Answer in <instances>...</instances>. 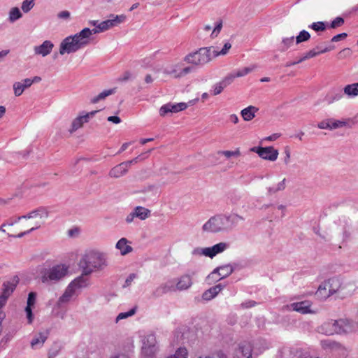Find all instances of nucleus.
<instances>
[{
    "label": "nucleus",
    "instance_id": "7c9ffc66",
    "mask_svg": "<svg viewBox=\"0 0 358 358\" xmlns=\"http://www.w3.org/2000/svg\"><path fill=\"white\" fill-rule=\"evenodd\" d=\"M253 69V68H248V67H245L241 70H239L237 71V73L234 75H229V76L231 77V79L230 80L232 81L234 78H235L236 77H241V76H243L246 74H248L249 72H250Z\"/></svg>",
    "mask_w": 358,
    "mask_h": 358
},
{
    "label": "nucleus",
    "instance_id": "423d86ee",
    "mask_svg": "<svg viewBox=\"0 0 358 358\" xmlns=\"http://www.w3.org/2000/svg\"><path fill=\"white\" fill-rule=\"evenodd\" d=\"M340 287L338 280L331 278L320 285L316 294L322 298H327L335 293Z\"/></svg>",
    "mask_w": 358,
    "mask_h": 358
},
{
    "label": "nucleus",
    "instance_id": "de8ad7c7",
    "mask_svg": "<svg viewBox=\"0 0 358 358\" xmlns=\"http://www.w3.org/2000/svg\"><path fill=\"white\" fill-rule=\"evenodd\" d=\"M31 308L32 307L27 306L26 308H25V311H26V313H27V317L28 319V322L29 323H31L32 322V320H33V315H32Z\"/></svg>",
    "mask_w": 358,
    "mask_h": 358
},
{
    "label": "nucleus",
    "instance_id": "bf43d9fd",
    "mask_svg": "<svg viewBox=\"0 0 358 358\" xmlns=\"http://www.w3.org/2000/svg\"><path fill=\"white\" fill-rule=\"evenodd\" d=\"M33 83V81H31V80L30 79H25L24 80V87H29L31 84Z\"/></svg>",
    "mask_w": 358,
    "mask_h": 358
},
{
    "label": "nucleus",
    "instance_id": "c85d7f7f",
    "mask_svg": "<svg viewBox=\"0 0 358 358\" xmlns=\"http://www.w3.org/2000/svg\"><path fill=\"white\" fill-rule=\"evenodd\" d=\"M135 215L141 220H144L150 215V210L143 207H137L135 210Z\"/></svg>",
    "mask_w": 358,
    "mask_h": 358
},
{
    "label": "nucleus",
    "instance_id": "0eeeda50",
    "mask_svg": "<svg viewBox=\"0 0 358 358\" xmlns=\"http://www.w3.org/2000/svg\"><path fill=\"white\" fill-rule=\"evenodd\" d=\"M19 282V278L17 276H13L9 280H7L3 283L2 292L0 295V310L5 305L6 300L9 296L13 293L17 285Z\"/></svg>",
    "mask_w": 358,
    "mask_h": 358
},
{
    "label": "nucleus",
    "instance_id": "e433bc0d",
    "mask_svg": "<svg viewBox=\"0 0 358 358\" xmlns=\"http://www.w3.org/2000/svg\"><path fill=\"white\" fill-rule=\"evenodd\" d=\"M13 88L15 94L16 96H20V94H22L25 87H24V85L21 83H16L14 84Z\"/></svg>",
    "mask_w": 358,
    "mask_h": 358
},
{
    "label": "nucleus",
    "instance_id": "f704fd0d",
    "mask_svg": "<svg viewBox=\"0 0 358 358\" xmlns=\"http://www.w3.org/2000/svg\"><path fill=\"white\" fill-rule=\"evenodd\" d=\"M219 154H221L224 156H225L227 158H230L231 157H238L240 156L241 153L238 149H236L234 151H221L219 152Z\"/></svg>",
    "mask_w": 358,
    "mask_h": 358
},
{
    "label": "nucleus",
    "instance_id": "774afa93",
    "mask_svg": "<svg viewBox=\"0 0 358 358\" xmlns=\"http://www.w3.org/2000/svg\"><path fill=\"white\" fill-rule=\"evenodd\" d=\"M115 358H128V357L124 355H121L116 356Z\"/></svg>",
    "mask_w": 358,
    "mask_h": 358
},
{
    "label": "nucleus",
    "instance_id": "473e14b6",
    "mask_svg": "<svg viewBox=\"0 0 358 358\" xmlns=\"http://www.w3.org/2000/svg\"><path fill=\"white\" fill-rule=\"evenodd\" d=\"M310 36L308 32L302 31L299 35L296 37V43H300L303 41H306L310 38Z\"/></svg>",
    "mask_w": 358,
    "mask_h": 358
},
{
    "label": "nucleus",
    "instance_id": "58836bf2",
    "mask_svg": "<svg viewBox=\"0 0 358 358\" xmlns=\"http://www.w3.org/2000/svg\"><path fill=\"white\" fill-rule=\"evenodd\" d=\"M311 28L315 31H324L326 29L324 23L322 22H314Z\"/></svg>",
    "mask_w": 358,
    "mask_h": 358
},
{
    "label": "nucleus",
    "instance_id": "6e6552de",
    "mask_svg": "<svg viewBox=\"0 0 358 358\" xmlns=\"http://www.w3.org/2000/svg\"><path fill=\"white\" fill-rule=\"evenodd\" d=\"M252 348L250 343L243 342L238 344L237 348L233 350V352L227 355L225 354L226 358H251Z\"/></svg>",
    "mask_w": 358,
    "mask_h": 358
},
{
    "label": "nucleus",
    "instance_id": "5701e85b",
    "mask_svg": "<svg viewBox=\"0 0 358 358\" xmlns=\"http://www.w3.org/2000/svg\"><path fill=\"white\" fill-rule=\"evenodd\" d=\"M95 113H96V111L92 112L85 116H82V117H79L76 118L73 122L71 131H75V130L78 129V128L81 127L83 126V123L87 121V119H88L90 115H93Z\"/></svg>",
    "mask_w": 358,
    "mask_h": 358
},
{
    "label": "nucleus",
    "instance_id": "b1692460",
    "mask_svg": "<svg viewBox=\"0 0 358 358\" xmlns=\"http://www.w3.org/2000/svg\"><path fill=\"white\" fill-rule=\"evenodd\" d=\"M230 79L231 77L227 76L222 82L216 85L213 90V94L217 95L221 93L223 89L231 82Z\"/></svg>",
    "mask_w": 358,
    "mask_h": 358
},
{
    "label": "nucleus",
    "instance_id": "cd10ccee",
    "mask_svg": "<svg viewBox=\"0 0 358 358\" xmlns=\"http://www.w3.org/2000/svg\"><path fill=\"white\" fill-rule=\"evenodd\" d=\"M47 336L42 333L36 335L31 341V345L34 348L38 345H43L45 341Z\"/></svg>",
    "mask_w": 358,
    "mask_h": 358
},
{
    "label": "nucleus",
    "instance_id": "412c9836",
    "mask_svg": "<svg viewBox=\"0 0 358 358\" xmlns=\"http://www.w3.org/2000/svg\"><path fill=\"white\" fill-rule=\"evenodd\" d=\"M52 47L53 44L51 42L46 41L41 45L36 47L35 50L37 54L45 56L50 52Z\"/></svg>",
    "mask_w": 358,
    "mask_h": 358
},
{
    "label": "nucleus",
    "instance_id": "ddd939ff",
    "mask_svg": "<svg viewBox=\"0 0 358 358\" xmlns=\"http://www.w3.org/2000/svg\"><path fill=\"white\" fill-rule=\"evenodd\" d=\"M83 277H80L76 280H74L67 287L64 294L61 297L62 301H68L70 297L73 296L75 292L76 288L80 287L83 285Z\"/></svg>",
    "mask_w": 358,
    "mask_h": 358
},
{
    "label": "nucleus",
    "instance_id": "e2e57ef3",
    "mask_svg": "<svg viewBox=\"0 0 358 358\" xmlns=\"http://www.w3.org/2000/svg\"><path fill=\"white\" fill-rule=\"evenodd\" d=\"M6 112V108L3 106H0V117H1Z\"/></svg>",
    "mask_w": 358,
    "mask_h": 358
},
{
    "label": "nucleus",
    "instance_id": "393cba45",
    "mask_svg": "<svg viewBox=\"0 0 358 358\" xmlns=\"http://www.w3.org/2000/svg\"><path fill=\"white\" fill-rule=\"evenodd\" d=\"M330 129H334L339 127H343L345 126H349L350 123L352 122L350 120H336L334 119H330Z\"/></svg>",
    "mask_w": 358,
    "mask_h": 358
},
{
    "label": "nucleus",
    "instance_id": "72a5a7b5",
    "mask_svg": "<svg viewBox=\"0 0 358 358\" xmlns=\"http://www.w3.org/2000/svg\"><path fill=\"white\" fill-rule=\"evenodd\" d=\"M329 50H331V48H326L325 49H324L320 52H315V50H310L308 52H307V54L306 55V56L303 57V59L314 57L320 53H324Z\"/></svg>",
    "mask_w": 358,
    "mask_h": 358
},
{
    "label": "nucleus",
    "instance_id": "4d7b16f0",
    "mask_svg": "<svg viewBox=\"0 0 358 358\" xmlns=\"http://www.w3.org/2000/svg\"><path fill=\"white\" fill-rule=\"evenodd\" d=\"M79 234V229L78 228H74L69 231V234L70 236H76Z\"/></svg>",
    "mask_w": 358,
    "mask_h": 358
},
{
    "label": "nucleus",
    "instance_id": "3c124183",
    "mask_svg": "<svg viewBox=\"0 0 358 358\" xmlns=\"http://www.w3.org/2000/svg\"><path fill=\"white\" fill-rule=\"evenodd\" d=\"M210 289L211 291V294L215 297L221 291L222 289L220 285H217L210 288Z\"/></svg>",
    "mask_w": 358,
    "mask_h": 358
},
{
    "label": "nucleus",
    "instance_id": "4468645a",
    "mask_svg": "<svg viewBox=\"0 0 358 358\" xmlns=\"http://www.w3.org/2000/svg\"><path fill=\"white\" fill-rule=\"evenodd\" d=\"M228 247V245L225 243H220L218 244L215 245L211 248H206L203 250V254L210 258H213L216 255L224 251Z\"/></svg>",
    "mask_w": 358,
    "mask_h": 358
},
{
    "label": "nucleus",
    "instance_id": "a211bd4d",
    "mask_svg": "<svg viewBox=\"0 0 358 358\" xmlns=\"http://www.w3.org/2000/svg\"><path fill=\"white\" fill-rule=\"evenodd\" d=\"M128 241L122 238H121L116 245V248L120 250L121 255H125L132 251V248L129 245Z\"/></svg>",
    "mask_w": 358,
    "mask_h": 358
},
{
    "label": "nucleus",
    "instance_id": "1a4fd4ad",
    "mask_svg": "<svg viewBox=\"0 0 358 358\" xmlns=\"http://www.w3.org/2000/svg\"><path fill=\"white\" fill-rule=\"evenodd\" d=\"M143 352L148 357L153 356L157 351V341L154 335H148L143 340Z\"/></svg>",
    "mask_w": 358,
    "mask_h": 358
},
{
    "label": "nucleus",
    "instance_id": "603ef678",
    "mask_svg": "<svg viewBox=\"0 0 358 358\" xmlns=\"http://www.w3.org/2000/svg\"><path fill=\"white\" fill-rule=\"evenodd\" d=\"M210 289H209L206 292H205L203 294V299L205 300H210L213 299L214 296L211 294Z\"/></svg>",
    "mask_w": 358,
    "mask_h": 358
},
{
    "label": "nucleus",
    "instance_id": "4be33fe9",
    "mask_svg": "<svg viewBox=\"0 0 358 358\" xmlns=\"http://www.w3.org/2000/svg\"><path fill=\"white\" fill-rule=\"evenodd\" d=\"M293 310L301 312L302 313H307L310 312V303L308 301H302L299 303H294L292 304Z\"/></svg>",
    "mask_w": 358,
    "mask_h": 358
},
{
    "label": "nucleus",
    "instance_id": "6ab92c4d",
    "mask_svg": "<svg viewBox=\"0 0 358 358\" xmlns=\"http://www.w3.org/2000/svg\"><path fill=\"white\" fill-rule=\"evenodd\" d=\"M192 285V278L189 275H183L179 279L176 287L179 290L186 289Z\"/></svg>",
    "mask_w": 358,
    "mask_h": 358
},
{
    "label": "nucleus",
    "instance_id": "0e129e2a",
    "mask_svg": "<svg viewBox=\"0 0 358 358\" xmlns=\"http://www.w3.org/2000/svg\"><path fill=\"white\" fill-rule=\"evenodd\" d=\"M8 52L6 50H3V51L0 52V58L6 56L8 54Z\"/></svg>",
    "mask_w": 358,
    "mask_h": 358
},
{
    "label": "nucleus",
    "instance_id": "f3484780",
    "mask_svg": "<svg viewBox=\"0 0 358 358\" xmlns=\"http://www.w3.org/2000/svg\"><path fill=\"white\" fill-rule=\"evenodd\" d=\"M129 166L128 163H122L113 168L110 171L111 177L117 178L122 176L127 171Z\"/></svg>",
    "mask_w": 358,
    "mask_h": 358
},
{
    "label": "nucleus",
    "instance_id": "864d4df0",
    "mask_svg": "<svg viewBox=\"0 0 358 358\" xmlns=\"http://www.w3.org/2000/svg\"><path fill=\"white\" fill-rule=\"evenodd\" d=\"M70 16V13L67 10H63L58 14V17L60 18L68 19Z\"/></svg>",
    "mask_w": 358,
    "mask_h": 358
},
{
    "label": "nucleus",
    "instance_id": "f03ea898",
    "mask_svg": "<svg viewBox=\"0 0 358 358\" xmlns=\"http://www.w3.org/2000/svg\"><path fill=\"white\" fill-rule=\"evenodd\" d=\"M97 31L96 29L90 30L85 28L78 34L66 38L61 43L60 54L73 52L85 46L90 42V36L92 34H96Z\"/></svg>",
    "mask_w": 358,
    "mask_h": 358
},
{
    "label": "nucleus",
    "instance_id": "052dcab7",
    "mask_svg": "<svg viewBox=\"0 0 358 358\" xmlns=\"http://www.w3.org/2000/svg\"><path fill=\"white\" fill-rule=\"evenodd\" d=\"M230 120L234 122V123H237L238 122V117L235 115H232L230 116Z\"/></svg>",
    "mask_w": 358,
    "mask_h": 358
},
{
    "label": "nucleus",
    "instance_id": "20e7f679",
    "mask_svg": "<svg viewBox=\"0 0 358 358\" xmlns=\"http://www.w3.org/2000/svg\"><path fill=\"white\" fill-rule=\"evenodd\" d=\"M68 272V266L64 264L56 265L48 270L42 272L41 280L43 282L48 281H57L64 278Z\"/></svg>",
    "mask_w": 358,
    "mask_h": 358
},
{
    "label": "nucleus",
    "instance_id": "338daca9",
    "mask_svg": "<svg viewBox=\"0 0 358 358\" xmlns=\"http://www.w3.org/2000/svg\"><path fill=\"white\" fill-rule=\"evenodd\" d=\"M40 80H41V78L36 76L31 81H33V83H34V82H38Z\"/></svg>",
    "mask_w": 358,
    "mask_h": 358
},
{
    "label": "nucleus",
    "instance_id": "a18cd8bd",
    "mask_svg": "<svg viewBox=\"0 0 358 358\" xmlns=\"http://www.w3.org/2000/svg\"><path fill=\"white\" fill-rule=\"evenodd\" d=\"M199 358H226L225 354L222 352H217L210 356L199 357Z\"/></svg>",
    "mask_w": 358,
    "mask_h": 358
},
{
    "label": "nucleus",
    "instance_id": "37998d69",
    "mask_svg": "<svg viewBox=\"0 0 358 358\" xmlns=\"http://www.w3.org/2000/svg\"><path fill=\"white\" fill-rule=\"evenodd\" d=\"M231 47V45L229 43H226L221 51H215V55H225Z\"/></svg>",
    "mask_w": 358,
    "mask_h": 358
},
{
    "label": "nucleus",
    "instance_id": "c03bdc74",
    "mask_svg": "<svg viewBox=\"0 0 358 358\" xmlns=\"http://www.w3.org/2000/svg\"><path fill=\"white\" fill-rule=\"evenodd\" d=\"M222 27V22L220 20L214 28L211 35L213 37H216L220 33L221 29Z\"/></svg>",
    "mask_w": 358,
    "mask_h": 358
},
{
    "label": "nucleus",
    "instance_id": "9b49d317",
    "mask_svg": "<svg viewBox=\"0 0 358 358\" xmlns=\"http://www.w3.org/2000/svg\"><path fill=\"white\" fill-rule=\"evenodd\" d=\"M252 151L257 152V153L263 159H269L274 161L277 159L278 152L272 147L267 148H254L252 149Z\"/></svg>",
    "mask_w": 358,
    "mask_h": 358
},
{
    "label": "nucleus",
    "instance_id": "09e8293b",
    "mask_svg": "<svg viewBox=\"0 0 358 358\" xmlns=\"http://www.w3.org/2000/svg\"><path fill=\"white\" fill-rule=\"evenodd\" d=\"M347 37V34L345 33H343V34H338L336 36H334L332 38H331V41L332 42H337V41H339L342 39H344Z\"/></svg>",
    "mask_w": 358,
    "mask_h": 358
},
{
    "label": "nucleus",
    "instance_id": "13d9d810",
    "mask_svg": "<svg viewBox=\"0 0 358 358\" xmlns=\"http://www.w3.org/2000/svg\"><path fill=\"white\" fill-rule=\"evenodd\" d=\"M131 76V73L129 71H127L124 73L122 78H120L119 80L121 81L127 80Z\"/></svg>",
    "mask_w": 358,
    "mask_h": 358
},
{
    "label": "nucleus",
    "instance_id": "9d476101",
    "mask_svg": "<svg viewBox=\"0 0 358 358\" xmlns=\"http://www.w3.org/2000/svg\"><path fill=\"white\" fill-rule=\"evenodd\" d=\"M332 327H334V329L333 331L326 330V334H332L334 332L336 334H341L349 332L351 331V323L348 320H339L335 321L332 324Z\"/></svg>",
    "mask_w": 358,
    "mask_h": 358
},
{
    "label": "nucleus",
    "instance_id": "aec40b11",
    "mask_svg": "<svg viewBox=\"0 0 358 358\" xmlns=\"http://www.w3.org/2000/svg\"><path fill=\"white\" fill-rule=\"evenodd\" d=\"M191 71L190 67H183L182 64H178L176 65V68L170 72L174 77L179 78L188 73Z\"/></svg>",
    "mask_w": 358,
    "mask_h": 358
},
{
    "label": "nucleus",
    "instance_id": "dca6fc26",
    "mask_svg": "<svg viewBox=\"0 0 358 358\" xmlns=\"http://www.w3.org/2000/svg\"><path fill=\"white\" fill-rule=\"evenodd\" d=\"M203 230L215 232L221 229V220L219 218H210L203 227Z\"/></svg>",
    "mask_w": 358,
    "mask_h": 358
},
{
    "label": "nucleus",
    "instance_id": "49530a36",
    "mask_svg": "<svg viewBox=\"0 0 358 358\" xmlns=\"http://www.w3.org/2000/svg\"><path fill=\"white\" fill-rule=\"evenodd\" d=\"M330 119L323 120L318 124V127L320 129H330Z\"/></svg>",
    "mask_w": 358,
    "mask_h": 358
},
{
    "label": "nucleus",
    "instance_id": "2f4dec72",
    "mask_svg": "<svg viewBox=\"0 0 358 358\" xmlns=\"http://www.w3.org/2000/svg\"><path fill=\"white\" fill-rule=\"evenodd\" d=\"M113 93V90H109L105 92H101L97 96L93 98L92 99V103H97L99 100L105 99L106 96Z\"/></svg>",
    "mask_w": 358,
    "mask_h": 358
},
{
    "label": "nucleus",
    "instance_id": "7ed1b4c3",
    "mask_svg": "<svg viewBox=\"0 0 358 358\" xmlns=\"http://www.w3.org/2000/svg\"><path fill=\"white\" fill-rule=\"evenodd\" d=\"M103 263L104 259L101 254L92 252L80 261V266L83 268V273L88 275L94 269L100 268Z\"/></svg>",
    "mask_w": 358,
    "mask_h": 358
},
{
    "label": "nucleus",
    "instance_id": "6e6d98bb",
    "mask_svg": "<svg viewBox=\"0 0 358 358\" xmlns=\"http://www.w3.org/2000/svg\"><path fill=\"white\" fill-rule=\"evenodd\" d=\"M108 120L110 122L116 123V124L120 122V118L117 116H110V117H108Z\"/></svg>",
    "mask_w": 358,
    "mask_h": 358
},
{
    "label": "nucleus",
    "instance_id": "39448f33",
    "mask_svg": "<svg viewBox=\"0 0 358 358\" xmlns=\"http://www.w3.org/2000/svg\"><path fill=\"white\" fill-rule=\"evenodd\" d=\"M185 60L194 66L203 65L210 60V49L201 48L197 52L187 55Z\"/></svg>",
    "mask_w": 358,
    "mask_h": 358
},
{
    "label": "nucleus",
    "instance_id": "f8f14e48",
    "mask_svg": "<svg viewBox=\"0 0 358 358\" xmlns=\"http://www.w3.org/2000/svg\"><path fill=\"white\" fill-rule=\"evenodd\" d=\"M187 105L185 103H178L176 104L167 103L160 108L159 113L161 116H164L168 113H178L187 108Z\"/></svg>",
    "mask_w": 358,
    "mask_h": 358
},
{
    "label": "nucleus",
    "instance_id": "f257e3e1",
    "mask_svg": "<svg viewBox=\"0 0 358 358\" xmlns=\"http://www.w3.org/2000/svg\"><path fill=\"white\" fill-rule=\"evenodd\" d=\"M41 216L36 212L31 213L28 217H20L11 224L2 226L3 231L10 236L20 237L26 233L37 229L40 226Z\"/></svg>",
    "mask_w": 358,
    "mask_h": 358
},
{
    "label": "nucleus",
    "instance_id": "a878e982",
    "mask_svg": "<svg viewBox=\"0 0 358 358\" xmlns=\"http://www.w3.org/2000/svg\"><path fill=\"white\" fill-rule=\"evenodd\" d=\"M257 109L253 106H250L242 110V116L245 120H251L255 117V113Z\"/></svg>",
    "mask_w": 358,
    "mask_h": 358
},
{
    "label": "nucleus",
    "instance_id": "2eb2a0df",
    "mask_svg": "<svg viewBox=\"0 0 358 358\" xmlns=\"http://www.w3.org/2000/svg\"><path fill=\"white\" fill-rule=\"evenodd\" d=\"M124 19H125L124 15H119V16L117 15L114 19L102 22L101 23H100L98 25V27H97L98 29H96L98 31L96 33H98L99 31H106V30L108 29L109 28H110L120 22H122L124 20Z\"/></svg>",
    "mask_w": 358,
    "mask_h": 358
},
{
    "label": "nucleus",
    "instance_id": "4c0bfd02",
    "mask_svg": "<svg viewBox=\"0 0 358 358\" xmlns=\"http://www.w3.org/2000/svg\"><path fill=\"white\" fill-rule=\"evenodd\" d=\"M34 0H25L22 3V9L24 12H27L34 6Z\"/></svg>",
    "mask_w": 358,
    "mask_h": 358
},
{
    "label": "nucleus",
    "instance_id": "79ce46f5",
    "mask_svg": "<svg viewBox=\"0 0 358 358\" xmlns=\"http://www.w3.org/2000/svg\"><path fill=\"white\" fill-rule=\"evenodd\" d=\"M135 311H136V309L135 308H132L129 312L121 313L117 317V320L124 319V318H127V317H128L129 316H131V315H133L135 313Z\"/></svg>",
    "mask_w": 358,
    "mask_h": 358
},
{
    "label": "nucleus",
    "instance_id": "8fccbe9b",
    "mask_svg": "<svg viewBox=\"0 0 358 358\" xmlns=\"http://www.w3.org/2000/svg\"><path fill=\"white\" fill-rule=\"evenodd\" d=\"M210 289L211 291V294L215 297L221 291L222 289L220 285H217L210 288Z\"/></svg>",
    "mask_w": 358,
    "mask_h": 358
},
{
    "label": "nucleus",
    "instance_id": "5fc2aeb1",
    "mask_svg": "<svg viewBox=\"0 0 358 358\" xmlns=\"http://www.w3.org/2000/svg\"><path fill=\"white\" fill-rule=\"evenodd\" d=\"M346 53L350 54V49H344L342 51L339 52L338 54V59L343 58L345 55Z\"/></svg>",
    "mask_w": 358,
    "mask_h": 358
},
{
    "label": "nucleus",
    "instance_id": "680f3d73",
    "mask_svg": "<svg viewBox=\"0 0 358 358\" xmlns=\"http://www.w3.org/2000/svg\"><path fill=\"white\" fill-rule=\"evenodd\" d=\"M145 80L147 83H150L152 82V78L150 75H147L145 76Z\"/></svg>",
    "mask_w": 358,
    "mask_h": 358
},
{
    "label": "nucleus",
    "instance_id": "a19ab883",
    "mask_svg": "<svg viewBox=\"0 0 358 358\" xmlns=\"http://www.w3.org/2000/svg\"><path fill=\"white\" fill-rule=\"evenodd\" d=\"M36 294L34 292H30L29 294L28 299H27V306L28 307H33L36 302Z\"/></svg>",
    "mask_w": 358,
    "mask_h": 358
},
{
    "label": "nucleus",
    "instance_id": "bb28decb",
    "mask_svg": "<svg viewBox=\"0 0 358 358\" xmlns=\"http://www.w3.org/2000/svg\"><path fill=\"white\" fill-rule=\"evenodd\" d=\"M345 94L348 96H357L358 95V83L348 85L344 88Z\"/></svg>",
    "mask_w": 358,
    "mask_h": 358
},
{
    "label": "nucleus",
    "instance_id": "c756f323",
    "mask_svg": "<svg viewBox=\"0 0 358 358\" xmlns=\"http://www.w3.org/2000/svg\"><path fill=\"white\" fill-rule=\"evenodd\" d=\"M188 352L186 348H178L174 355L169 356L167 358H187Z\"/></svg>",
    "mask_w": 358,
    "mask_h": 358
},
{
    "label": "nucleus",
    "instance_id": "c9c22d12",
    "mask_svg": "<svg viewBox=\"0 0 358 358\" xmlns=\"http://www.w3.org/2000/svg\"><path fill=\"white\" fill-rule=\"evenodd\" d=\"M21 17V13L17 8H13L10 13V19L12 21L16 20Z\"/></svg>",
    "mask_w": 358,
    "mask_h": 358
},
{
    "label": "nucleus",
    "instance_id": "69168bd1",
    "mask_svg": "<svg viewBox=\"0 0 358 358\" xmlns=\"http://www.w3.org/2000/svg\"><path fill=\"white\" fill-rule=\"evenodd\" d=\"M127 146H128V143L123 144L122 148H121V150L123 151V150H126Z\"/></svg>",
    "mask_w": 358,
    "mask_h": 358
},
{
    "label": "nucleus",
    "instance_id": "ea45409f",
    "mask_svg": "<svg viewBox=\"0 0 358 358\" xmlns=\"http://www.w3.org/2000/svg\"><path fill=\"white\" fill-rule=\"evenodd\" d=\"M344 20L342 17H338L332 21L331 28L335 29L336 27H339L342 26Z\"/></svg>",
    "mask_w": 358,
    "mask_h": 358
}]
</instances>
